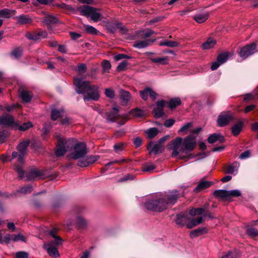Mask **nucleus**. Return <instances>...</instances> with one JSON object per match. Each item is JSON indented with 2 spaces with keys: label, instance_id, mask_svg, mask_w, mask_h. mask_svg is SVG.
I'll return each mask as SVG.
<instances>
[{
  "label": "nucleus",
  "instance_id": "obj_43",
  "mask_svg": "<svg viewBox=\"0 0 258 258\" xmlns=\"http://www.w3.org/2000/svg\"><path fill=\"white\" fill-rule=\"evenodd\" d=\"M150 59L153 62L162 64H165L168 62V58L167 57L151 58Z\"/></svg>",
  "mask_w": 258,
  "mask_h": 258
},
{
  "label": "nucleus",
  "instance_id": "obj_20",
  "mask_svg": "<svg viewBox=\"0 0 258 258\" xmlns=\"http://www.w3.org/2000/svg\"><path fill=\"white\" fill-rule=\"evenodd\" d=\"M189 220V217L187 212L181 213L176 216V223L181 226L187 224Z\"/></svg>",
  "mask_w": 258,
  "mask_h": 258
},
{
  "label": "nucleus",
  "instance_id": "obj_19",
  "mask_svg": "<svg viewBox=\"0 0 258 258\" xmlns=\"http://www.w3.org/2000/svg\"><path fill=\"white\" fill-rule=\"evenodd\" d=\"M0 124L13 126L15 125V120L13 117L8 114H4L0 116Z\"/></svg>",
  "mask_w": 258,
  "mask_h": 258
},
{
  "label": "nucleus",
  "instance_id": "obj_55",
  "mask_svg": "<svg viewBox=\"0 0 258 258\" xmlns=\"http://www.w3.org/2000/svg\"><path fill=\"white\" fill-rule=\"evenodd\" d=\"M87 66L85 63H79L77 66V71L81 74L86 72Z\"/></svg>",
  "mask_w": 258,
  "mask_h": 258
},
{
  "label": "nucleus",
  "instance_id": "obj_34",
  "mask_svg": "<svg viewBox=\"0 0 258 258\" xmlns=\"http://www.w3.org/2000/svg\"><path fill=\"white\" fill-rule=\"evenodd\" d=\"M216 44V41L215 39L212 38H209L203 44V48L204 49H209L214 47Z\"/></svg>",
  "mask_w": 258,
  "mask_h": 258
},
{
  "label": "nucleus",
  "instance_id": "obj_3",
  "mask_svg": "<svg viewBox=\"0 0 258 258\" xmlns=\"http://www.w3.org/2000/svg\"><path fill=\"white\" fill-rule=\"evenodd\" d=\"M73 145V139H66L59 137L55 152L57 157H61L64 155L67 151L72 149Z\"/></svg>",
  "mask_w": 258,
  "mask_h": 258
},
{
  "label": "nucleus",
  "instance_id": "obj_59",
  "mask_svg": "<svg viewBox=\"0 0 258 258\" xmlns=\"http://www.w3.org/2000/svg\"><path fill=\"white\" fill-rule=\"evenodd\" d=\"M241 196V192L237 189L231 190L228 191V197H238Z\"/></svg>",
  "mask_w": 258,
  "mask_h": 258
},
{
  "label": "nucleus",
  "instance_id": "obj_22",
  "mask_svg": "<svg viewBox=\"0 0 258 258\" xmlns=\"http://www.w3.org/2000/svg\"><path fill=\"white\" fill-rule=\"evenodd\" d=\"M16 11L14 10H10L8 9H4L0 10V17L6 19H9L10 18H15L14 16L16 14Z\"/></svg>",
  "mask_w": 258,
  "mask_h": 258
},
{
  "label": "nucleus",
  "instance_id": "obj_32",
  "mask_svg": "<svg viewBox=\"0 0 258 258\" xmlns=\"http://www.w3.org/2000/svg\"><path fill=\"white\" fill-rule=\"evenodd\" d=\"M209 16V14L208 13H205L195 15L194 19L198 23H202L208 19Z\"/></svg>",
  "mask_w": 258,
  "mask_h": 258
},
{
  "label": "nucleus",
  "instance_id": "obj_11",
  "mask_svg": "<svg viewBox=\"0 0 258 258\" xmlns=\"http://www.w3.org/2000/svg\"><path fill=\"white\" fill-rule=\"evenodd\" d=\"M196 136L190 135L186 136L183 141L182 140L185 151L191 152L195 149L196 146Z\"/></svg>",
  "mask_w": 258,
  "mask_h": 258
},
{
  "label": "nucleus",
  "instance_id": "obj_28",
  "mask_svg": "<svg viewBox=\"0 0 258 258\" xmlns=\"http://www.w3.org/2000/svg\"><path fill=\"white\" fill-rule=\"evenodd\" d=\"M207 232V229L205 227H201L191 231L189 233V235L191 238H194Z\"/></svg>",
  "mask_w": 258,
  "mask_h": 258
},
{
  "label": "nucleus",
  "instance_id": "obj_29",
  "mask_svg": "<svg viewBox=\"0 0 258 258\" xmlns=\"http://www.w3.org/2000/svg\"><path fill=\"white\" fill-rule=\"evenodd\" d=\"M202 222L203 218L202 217H200L197 218H193L192 219H189L188 222L186 224V227L188 229H191L194 227H195L202 223Z\"/></svg>",
  "mask_w": 258,
  "mask_h": 258
},
{
  "label": "nucleus",
  "instance_id": "obj_9",
  "mask_svg": "<svg viewBox=\"0 0 258 258\" xmlns=\"http://www.w3.org/2000/svg\"><path fill=\"white\" fill-rule=\"evenodd\" d=\"M256 45L255 43L247 44L240 49L239 52V56L243 59H245L255 52Z\"/></svg>",
  "mask_w": 258,
  "mask_h": 258
},
{
  "label": "nucleus",
  "instance_id": "obj_8",
  "mask_svg": "<svg viewBox=\"0 0 258 258\" xmlns=\"http://www.w3.org/2000/svg\"><path fill=\"white\" fill-rule=\"evenodd\" d=\"M169 146H171L169 148L173 150L171 154L173 157H175L179 154L185 152L183 146L182 139L181 137H177L174 140H172Z\"/></svg>",
  "mask_w": 258,
  "mask_h": 258
},
{
  "label": "nucleus",
  "instance_id": "obj_35",
  "mask_svg": "<svg viewBox=\"0 0 258 258\" xmlns=\"http://www.w3.org/2000/svg\"><path fill=\"white\" fill-rule=\"evenodd\" d=\"M238 166L239 163L237 162L229 164L225 169V173L227 174H233Z\"/></svg>",
  "mask_w": 258,
  "mask_h": 258
},
{
  "label": "nucleus",
  "instance_id": "obj_10",
  "mask_svg": "<svg viewBox=\"0 0 258 258\" xmlns=\"http://www.w3.org/2000/svg\"><path fill=\"white\" fill-rule=\"evenodd\" d=\"M233 119V116L231 112H223L219 115L217 123L219 126L223 127L227 125Z\"/></svg>",
  "mask_w": 258,
  "mask_h": 258
},
{
  "label": "nucleus",
  "instance_id": "obj_23",
  "mask_svg": "<svg viewBox=\"0 0 258 258\" xmlns=\"http://www.w3.org/2000/svg\"><path fill=\"white\" fill-rule=\"evenodd\" d=\"M15 18L17 19V23L20 25L29 24L32 22V18L28 15L23 14Z\"/></svg>",
  "mask_w": 258,
  "mask_h": 258
},
{
  "label": "nucleus",
  "instance_id": "obj_5",
  "mask_svg": "<svg viewBox=\"0 0 258 258\" xmlns=\"http://www.w3.org/2000/svg\"><path fill=\"white\" fill-rule=\"evenodd\" d=\"M183 194H179L177 190L168 191L165 193L161 198L162 205L165 206V210L169 205H174L177 201L178 198L182 197Z\"/></svg>",
  "mask_w": 258,
  "mask_h": 258
},
{
  "label": "nucleus",
  "instance_id": "obj_21",
  "mask_svg": "<svg viewBox=\"0 0 258 258\" xmlns=\"http://www.w3.org/2000/svg\"><path fill=\"white\" fill-rule=\"evenodd\" d=\"M43 22L47 26L48 29H51V26L58 22L57 17L52 15L46 16L43 20Z\"/></svg>",
  "mask_w": 258,
  "mask_h": 258
},
{
  "label": "nucleus",
  "instance_id": "obj_36",
  "mask_svg": "<svg viewBox=\"0 0 258 258\" xmlns=\"http://www.w3.org/2000/svg\"><path fill=\"white\" fill-rule=\"evenodd\" d=\"M242 125L243 123L240 121L232 127L231 131L234 136H236L240 133L242 129Z\"/></svg>",
  "mask_w": 258,
  "mask_h": 258
},
{
  "label": "nucleus",
  "instance_id": "obj_45",
  "mask_svg": "<svg viewBox=\"0 0 258 258\" xmlns=\"http://www.w3.org/2000/svg\"><path fill=\"white\" fill-rule=\"evenodd\" d=\"M101 66L104 73H108L111 68L110 62L107 60H104L101 63Z\"/></svg>",
  "mask_w": 258,
  "mask_h": 258
},
{
  "label": "nucleus",
  "instance_id": "obj_18",
  "mask_svg": "<svg viewBox=\"0 0 258 258\" xmlns=\"http://www.w3.org/2000/svg\"><path fill=\"white\" fill-rule=\"evenodd\" d=\"M19 155V152L18 153L17 152H13L12 153V159L17 158V160H18V157ZM23 164L21 165L18 161L14 165V169L18 173L19 175V177L20 179L23 178L24 177V171L22 169V166Z\"/></svg>",
  "mask_w": 258,
  "mask_h": 258
},
{
  "label": "nucleus",
  "instance_id": "obj_30",
  "mask_svg": "<svg viewBox=\"0 0 258 258\" xmlns=\"http://www.w3.org/2000/svg\"><path fill=\"white\" fill-rule=\"evenodd\" d=\"M162 146L159 144H153L152 143H150L148 147V150L149 151V154L153 153L154 154H157L160 152Z\"/></svg>",
  "mask_w": 258,
  "mask_h": 258
},
{
  "label": "nucleus",
  "instance_id": "obj_62",
  "mask_svg": "<svg viewBox=\"0 0 258 258\" xmlns=\"http://www.w3.org/2000/svg\"><path fill=\"white\" fill-rule=\"evenodd\" d=\"M99 158L98 156H90L86 157L88 165L94 163Z\"/></svg>",
  "mask_w": 258,
  "mask_h": 258
},
{
  "label": "nucleus",
  "instance_id": "obj_37",
  "mask_svg": "<svg viewBox=\"0 0 258 258\" xmlns=\"http://www.w3.org/2000/svg\"><path fill=\"white\" fill-rule=\"evenodd\" d=\"M139 34L141 38L146 39L150 37L152 35L156 34V33L152 30L147 29L140 32Z\"/></svg>",
  "mask_w": 258,
  "mask_h": 258
},
{
  "label": "nucleus",
  "instance_id": "obj_15",
  "mask_svg": "<svg viewBox=\"0 0 258 258\" xmlns=\"http://www.w3.org/2000/svg\"><path fill=\"white\" fill-rule=\"evenodd\" d=\"M46 176L44 171L36 169H32L26 174V177L28 181L34 180L36 178H44Z\"/></svg>",
  "mask_w": 258,
  "mask_h": 258
},
{
  "label": "nucleus",
  "instance_id": "obj_31",
  "mask_svg": "<svg viewBox=\"0 0 258 258\" xmlns=\"http://www.w3.org/2000/svg\"><path fill=\"white\" fill-rule=\"evenodd\" d=\"M76 224L79 228L84 229L87 226L88 222L84 218L78 216L76 218Z\"/></svg>",
  "mask_w": 258,
  "mask_h": 258
},
{
  "label": "nucleus",
  "instance_id": "obj_52",
  "mask_svg": "<svg viewBox=\"0 0 258 258\" xmlns=\"http://www.w3.org/2000/svg\"><path fill=\"white\" fill-rule=\"evenodd\" d=\"M107 30L111 33H114L116 31V23H109L106 25Z\"/></svg>",
  "mask_w": 258,
  "mask_h": 258
},
{
  "label": "nucleus",
  "instance_id": "obj_38",
  "mask_svg": "<svg viewBox=\"0 0 258 258\" xmlns=\"http://www.w3.org/2000/svg\"><path fill=\"white\" fill-rule=\"evenodd\" d=\"M167 103L168 107L171 109H173L180 105L181 100L178 98H174L171 99Z\"/></svg>",
  "mask_w": 258,
  "mask_h": 258
},
{
  "label": "nucleus",
  "instance_id": "obj_46",
  "mask_svg": "<svg viewBox=\"0 0 258 258\" xmlns=\"http://www.w3.org/2000/svg\"><path fill=\"white\" fill-rule=\"evenodd\" d=\"M85 30L89 34L96 35L99 33V31L94 27L90 25H85Z\"/></svg>",
  "mask_w": 258,
  "mask_h": 258
},
{
  "label": "nucleus",
  "instance_id": "obj_48",
  "mask_svg": "<svg viewBox=\"0 0 258 258\" xmlns=\"http://www.w3.org/2000/svg\"><path fill=\"white\" fill-rule=\"evenodd\" d=\"M33 189V187L31 185H27L22 187L19 190H18V192L22 193L23 194H28L32 192Z\"/></svg>",
  "mask_w": 258,
  "mask_h": 258
},
{
  "label": "nucleus",
  "instance_id": "obj_26",
  "mask_svg": "<svg viewBox=\"0 0 258 258\" xmlns=\"http://www.w3.org/2000/svg\"><path fill=\"white\" fill-rule=\"evenodd\" d=\"M20 95L23 102L28 103L30 102L33 94L31 92L23 89L21 91Z\"/></svg>",
  "mask_w": 258,
  "mask_h": 258
},
{
  "label": "nucleus",
  "instance_id": "obj_63",
  "mask_svg": "<svg viewBox=\"0 0 258 258\" xmlns=\"http://www.w3.org/2000/svg\"><path fill=\"white\" fill-rule=\"evenodd\" d=\"M131 58V56H128L127 55H125L124 54H118L114 56V59L116 61H118L119 60H121L122 59L124 58H127L130 59Z\"/></svg>",
  "mask_w": 258,
  "mask_h": 258
},
{
  "label": "nucleus",
  "instance_id": "obj_64",
  "mask_svg": "<svg viewBox=\"0 0 258 258\" xmlns=\"http://www.w3.org/2000/svg\"><path fill=\"white\" fill-rule=\"evenodd\" d=\"M29 255L25 251H18L16 253V258H28Z\"/></svg>",
  "mask_w": 258,
  "mask_h": 258
},
{
  "label": "nucleus",
  "instance_id": "obj_33",
  "mask_svg": "<svg viewBox=\"0 0 258 258\" xmlns=\"http://www.w3.org/2000/svg\"><path fill=\"white\" fill-rule=\"evenodd\" d=\"M154 40H146L142 41H137L134 44V47L139 49L143 48L149 45V42H153Z\"/></svg>",
  "mask_w": 258,
  "mask_h": 258
},
{
  "label": "nucleus",
  "instance_id": "obj_12",
  "mask_svg": "<svg viewBox=\"0 0 258 258\" xmlns=\"http://www.w3.org/2000/svg\"><path fill=\"white\" fill-rule=\"evenodd\" d=\"M145 112L138 108L131 110L128 113L124 114L121 118V124H124L130 118V115H132L134 117H141L144 115Z\"/></svg>",
  "mask_w": 258,
  "mask_h": 258
},
{
  "label": "nucleus",
  "instance_id": "obj_27",
  "mask_svg": "<svg viewBox=\"0 0 258 258\" xmlns=\"http://www.w3.org/2000/svg\"><path fill=\"white\" fill-rule=\"evenodd\" d=\"M218 141L222 143L225 141V139L221 135L216 134L211 135L208 138V142L211 144L215 143Z\"/></svg>",
  "mask_w": 258,
  "mask_h": 258
},
{
  "label": "nucleus",
  "instance_id": "obj_41",
  "mask_svg": "<svg viewBox=\"0 0 258 258\" xmlns=\"http://www.w3.org/2000/svg\"><path fill=\"white\" fill-rule=\"evenodd\" d=\"M148 137L152 139L156 136L158 133V130L155 127H152L148 129L146 131Z\"/></svg>",
  "mask_w": 258,
  "mask_h": 258
},
{
  "label": "nucleus",
  "instance_id": "obj_58",
  "mask_svg": "<svg viewBox=\"0 0 258 258\" xmlns=\"http://www.w3.org/2000/svg\"><path fill=\"white\" fill-rule=\"evenodd\" d=\"M105 95L111 99H112L115 96L114 91L110 88H107L105 90Z\"/></svg>",
  "mask_w": 258,
  "mask_h": 258
},
{
  "label": "nucleus",
  "instance_id": "obj_6",
  "mask_svg": "<svg viewBox=\"0 0 258 258\" xmlns=\"http://www.w3.org/2000/svg\"><path fill=\"white\" fill-rule=\"evenodd\" d=\"M82 15L87 17H90L94 22H97L100 20L101 14L96 12V9L89 6H83L78 8Z\"/></svg>",
  "mask_w": 258,
  "mask_h": 258
},
{
  "label": "nucleus",
  "instance_id": "obj_50",
  "mask_svg": "<svg viewBox=\"0 0 258 258\" xmlns=\"http://www.w3.org/2000/svg\"><path fill=\"white\" fill-rule=\"evenodd\" d=\"M53 6H56L58 8H60L61 9L66 10L68 11H71L74 10V9L70 6L66 5L64 3H61L60 4H54L52 5Z\"/></svg>",
  "mask_w": 258,
  "mask_h": 258
},
{
  "label": "nucleus",
  "instance_id": "obj_51",
  "mask_svg": "<svg viewBox=\"0 0 258 258\" xmlns=\"http://www.w3.org/2000/svg\"><path fill=\"white\" fill-rule=\"evenodd\" d=\"M246 233L249 236L251 237H254L258 236V230L254 228H247Z\"/></svg>",
  "mask_w": 258,
  "mask_h": 258
},
{
  "label": "nucleus",
  "instance_id": "obj_47",
  "mask_svg": "<svg viewBox=\"0 0 258 258\" xmlns=\"http://www.w3.org/2000/svg\"><path fill=\"white\" fill-rule=\"evenodd\" d=\"M25 36L28 39L33 41H36L39 39L38 34L36 32H27L26 33Z\"/></svg>",
  "mask_w": 258,
  "mask_h": 258
},
{
  "label": "nucleus",
  "instance_id": "obj_14",
  "mask_svg": "<svg viewBox=\"0 0 258 258\" xmlns=\"http://www.w3.org/2000/svg\"><path fill=\"white\" fill-rule=\"evenodd\" d=\"M119 109L118 107H114L112 108L111 111L107 112L105 113L104 118L106 119L107 122H114L118 119L120 118L119 124L121 122V118L122 116H120L118 114Z\"/></svg>",
  "mask_w": 258,
  "mask_h": 258
},
{
  "label": "nucleus",
  "instance_id": "obj_56",
  "mask_svg": "<svg viewBox=\"0 0 258 258\" xmlns=\"http://www.w3.org/2000/svg\"><path fill=\"white\" fill-rule=\"evenodd\" d=\"M155 168L156 166L153 164H146L143 168V171L144 172H150Z\"/></svg>",
  "mask_w": 258,
  "mask_h": 258
},
{
  "label": "nucleus",
  "instance_id": "obj_54",
  "mask_svg": "<svg viewBox=\"0 0 258 258\" xmlns=\"http://www.w3.org/2000/svg\"><path fill=\"white\" fill-rule=\"evenodd\" d=\"M13 241H22L26 242L25 237L21 234H13Z\"/></svg>",
  "mask_w": 258,
  "mask_h": 258
},
{
  "label": "nucleus",
  "instance_id": "obj_24",
  "mask_svg": "<svg viewBox=\"0 0 258 258\" xmlns=\"http://www.w3.org/2000/svg\"><path fill=\"white\" fill-rule=\"evenodd\" d=\"M212 184L213 182L211 181L201 180L195 188V191L196 192H200L204 189L209 188L212 185Z\"/></svg>",
  "mask_w": 258,
  "mask_h": 258
},
{
  "label": "nucleus",
  "instance_id": "obj_61",
  "mask_svg": "<svg viewBox=\"0 0 258 258\" xmlns=\"http://www.w3.org/2000/svg\"><path fill=\"white\" fill-rule=\"evenodd\" d=\"M128 64V62L126 60L123 61L121 62L117 67L116 70L118 72H121L126 68Z\"/></svg>",
  "mask_w": 258,
  "mask_h": 258
},
{
  "label": "nucleus",
  "instance_id": "obj_17",
  "mask_svg": "<svg viewBox=\"0 0 258 258\" xmlns=\"http://www.w3.org/2000/svg\"><path fill=\"white\" fill-rule=\"evenodd\" d=\"M166 103V102L163 100L157 102L156 107L154 108L153 111L155 118L161 117L164 115L163 107Z\"/></svg>",
  "mask_w": 258,
  "mask_h": 258
},
{
  "label": "nucleus",
  "instance_id": "obj_53",
  "mask_svg": "<svg viewBox=\"0 0 258 258\" xmlns=\"http://www.w3.org/2000/svg\"><path fill=\"white\" fill-rule=\"evenodd\" d=\"M32 126V124L31 122L28 121L26 122H24L21 125H20L19 127V129L22 131H25L29 129L30 127Z\"/></svg>",
  "mask_w": 258,
  "mask_h": 258
},
{
  "label": "nucleus",
  "instance_id": "obj_1",
  "mask_svg": "<svg viewBox=\"0 0 258 258\" xmlns=\"http://www.w3.org/2000/svg\"><path fill=\"white\" fill-rule=\"evenodd\" d=\"M74 85L77 93L83 95L85 102L90 100L97 101L100 98L98 87L96 85H91L89 81H84L78 77L74 79Z\"/></svg>",
  "mask_w": 258,
  "mask_h": 258
},
{
  "label": "nucleus",
  "instance_id": "obj_60",
  "mask_svg": "<svg viewBox=\"0 0 258 258\" xmlns=\"http://www.w3.org/2000/svg\"><path fill=\"white\" fill-rule=\"evenodd\" d=\"M113 147L115 151L118 153L124 149V144L122 143L116 144L114 145Z\"/></svg>",
  "mask_w": 258,
  "mask_h": 258
},
{
  "label": "nucleus",
  "instance_id": "obj_42",
  "mask_svg": "<svg viewBox=\"0 0 258 258\" xmlns=\"http://www.w3.org/2000/svg\"><path fill=\"white\" fill-rule=\"evenodd\" d=\"M159 45L160 46H166L171 47H174L177 46L178 44L176 41L165 40L161 41Z\"/></svg>",
  "mask_w": 258,
  "mask_h": 258
},
{
  "label": "nucleus",
  "instance_id": "obj_49",
  "mask_svg": "<svg viewBox=\"0 0 258 258\" xmlns=\"http://www.w3.org/2000/svg\"><path fill=\"white\" fill-rule=\"evenodd\" d=\"M228 54L227 52L220 54L217 57V61L221 63V64L225 62L228 59Z\"/></svg>",
  "mask_w": 258,
  "mask_h": 258
},
{
  "label": "nucleus",
  "instance_id": "obj_16",
  "mask_svg": "<svg viewBox=\"0 0 258 258\" xmlns=\"http://www.w3.org/2000/svg\"><path fill=\"white\" fill-rule=\"evenodd\" d=\"M141 97L145 101L148 99V96L150 97L152 100L154 101L156 99L157 94L153 91L151 88L147 87L143 90L139 92Z\"/></svg>",
  "mask_w": 258,
  "mask_h": 258
},
{
  "label": "nucleus",
  "instance_id": "obj_25",
  "mask_svg": "<svg viewBox=\"0 0 258 258\" xmlns=\"http://www.w3.org/2000/svg\"><path fill=\"white\" fill-rule=\"evenodd\" d=\"M119 96L123 104H126L131 98L130 93L122 89L119 91Z\"/></svg>",
  "mask_w": 258,
  "mask_h": 258
},
{
  "label": "nucleus",
  "instance_id": "obj_57",
  "mask_svg": "<svg viewBox=\"0 0 258 258\" xmlns=\"http://www.w3.org/2000/svg\"><path fill=\"white\" fill-rule=\"evenodd\" d=\"M22 51L19 48H16L11 52V55L15 58H19L22 55Z\"/></svg>",
  "mask_w": 258,
  "mask_h": 258
},
{
  "label": "nucleus",
  "instance_id": "obj_13",
  "mask_svg": "<svg viewBox=\"0 0 258 258\" xmlns=\"http://www.w3.org/2000/svg\"><path fill=\"white\" fill-rule=\"evenodd\" d=\"M29 144V140H26L20 143L17 146V150L19 152L18 162L21 165L24 164V157L26 154L27 149Z\"/></svg>",
  "mask_w": 258,
  "mask_h": 258
},
{
  "label": "nucleus",
  "instance_id": "obj_2",
  "mask_svg": "<svg viewBox=\"0 0 258 258\" xmlns=\"http://www.w3.org/2000/svg\"><path fill=\"white\" fill-rule=\"evenodd\" d=\"M70 150L72 152L68 155V157L74 160L83 158L87 154L86 144L83 142L76 143L74 139L73 147Z\"/></svg>",
  "mask_w": 258,
  "mask_h": 258
},
{
  "label": "nucleus",
  "instance_id": "obj_7",
  "mask_svg": "<svg viewBox=\"0 0 258 258\" xmlns=\"http://www.w3.org/2000/svg\"><path fill=\"white\" fill-rule=\"evenodd\" d=\"M145 206L148 210L153 211L162 212L165 210L161 198H152L145 203Z\"/></svg>",
  "mask_w": 258,
  "mask_h": 258
},
{
  "label": "nucleus",
  "instance_id": "obj_44",
  "mask_svg": "<svg viewBox=\"0 0 258 258\" xmlns=\"http://www.w3.org/2000/svg\"><path fill=\"white\" fill-rule=\"evenodd\" d=\"M9 135V132L8 130L0 129V143L4 142Z\"/></svg>",
  "mask_w": 258,
  "mask_h": 258
},
{
  "label": "nucleus",
  "instance_id": "obj_4",
  "mask_svg": "<svg viewBox=\"0 0 258 258\" xmlns=\"http://www.w3.org/2000/svg\"><path fill=\"white\" fill-rule=\"evenodd\" d=\"M49 234L54 238V240H52L47 245V251L49 255L51 256L55 257H58L59 254L57 249L53 246L61 244L62 241L61 238L55 235V231L54 230L49 231Z\"/></svg>",
  "mask_w": 258,
  "mask_h": 258
},
{
  "label": "nucleus",
  "instance_id": "obj_39",
  "mask_svg": "<svg viewBox=\"0 0 258 258\" xmlns=\"http://www.w3.org/2000/svg\"><path fill=\"white\" fill-rule=\"evenodd\" d=\"M63 112V111L58 110L57 109H52L51 112V118L52 120L55 121L59 117L62 115V113Z\"/></svg>",
  "mask_w": 258,
  "mask_h": 258
},
{
  "label": "nucleus",
  "instance_id": "obj_40",
  "mask_svg": "<svg viewBox=\"0 0 258 258\" xmlns=\"http://www.w3.org/2000/svg\"><path fill=\"white\" fill-rule=\"evenodd\" d=\"M214 195L216 197L225 199L228 197V191L223 189L216 190L214 191Z\"/></svg>",
  "mask_w": 258,
  "mask_h": 258
}]
</instances>
